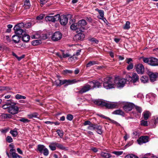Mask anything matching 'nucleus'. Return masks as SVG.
<instances>
[{
    "mask_svg": "<svg viewBox=\"0 0 158 158\" xmlns=\"http://www.w3.org/2000/svg\"><path fill=\"white\" fill-rule=\"evenodd\" d=\"M11 103H13L12 101L10 100H7L6 104L3 105L2 107L4 109H6L7 111L8 110L9 108L10 107Z\"/></svg>",
    "mask_w": 158,
    "mask_h": 158,
    "instance_id": "a211bd4d",
    "label": "nucleus"
},
{
    "mask_svg": "<svg viewBox=\"0 0 158 158\" xmlns=\"http://www.w3.org/2000/svg\"><path fill=\"white\" fill-rule=\"evenodd\" d=\"M8 130L9 129L8 128H5L4 129L1 130V131L2 133H5L8 131Z\"/></svg>",
    "mask_w": 158,
    "mask_h": 158,
    "instance_id": "0e129e2a",
    "label": "nucleus"
},
{
    "mask_svg": "<svg viewBox=\"0 0 158 158\" xmlns=\"http://www.w3.org/2000/svg\"><path fill=\"white\" fill-rule=\"evenodd\" d=\"M92 89V86L88 84H86L84 85L81 86L79 90L78 91V93L82 94L87 92Z\"/></svg>",
    "mask_w": 158,
    "mask_h": 158,
    "instance_id": "39448f33",
    "label": "nucleus"
},
{
    "mask_svg": "<svg viewBox=\"0 0 158 158\" xmlns=\"http://www.w3.org/2000/svg\"><path fill=\"white\" fill-rule=\"evenodd\" d=\"M19 121L23 122L24 123H29L30 121V120L24 118H21L19 120Z\"/></svg>",
    "mask_w": 158,
    "mask_h": 158,
    "instance_id": "c03bdc74",
    "label": "nucleus"
},
{
    "mask_svg": "<svg viewBox=\"0 0 158 158\" xmlns=\"http://www.w3.org/2000/svg\"><path fill=\"white\" fill-rule=\"evenodd\" d=\"M89 82L91 85H93L92 86V88L96 87L99 88L100 86H101V83L97 81H90Z\"/></svg>",
    "mask_w": 158,
    "mask_h": 158,
    "instance_id": "6ab92c4d",
    "label": "nucleus"
},
{
    "mask_svg": "<svg viewBox=\"0 0 158 158\" xmlns=\"http://www.w3.org/2000/svg\"><path fill=\"white\" fill-rule=\"evenodd\" d=\"M143 61L144 62L152 66H158V59L155 57L143 58Z\"/></svg>",
    "mask_w": 158,
    "mask_h": 158,
    "instance_id": "7ed1b4c3",
    "label": "nucleus"
},
{
    "mask_svg": "<svg viewBox=\"0 0 158 158\" xmlns=\"http://www.w3.org/2000/svg\"><path fill=\"white\" fill-rule=\"evenodd\" d=\"M98 62L95 61H90L86 65V67H89L95 64H98Z\"/></svg>",
    "mask_w": 158,
    "mask_h": 158,
    "instance_id": "c756f323",
    "label": "nucleus"
},
{
    "mask_svg": "<svg viewBox=\"0 0 158 158\" xmlns=\"http://www.w3.org/2000/svg\"><path fill=\"white\" fill-rule=\"evenodd\" d=\"M148 137L147 136H142L140 137L138 140L139 144H141L143 143H146L148 141Z\"/></svg>",
    "mask_w": 158,
    "mask_h": 158,
    "instance_id": "f3484780",
    "label": "nucleus"
},
{
    "mask_svg": "<svg viewBox=\"0 0 158 158\" xmlns=\"http://www.w3.org/2000/svg\"><path fill=\"white\" fill-rule=\"evenodd\" d=\"M44 155L45 156H47L49 154V151L48 149L45 148L44 150Z\"/></svg>",
    "mask_w": 158,
    "mask_h": 158,
    "instance_id": "603ef678",
    "label": "nucleus"
},
{
    "mask_svg": "<svg viewBox=\"0 0 158 158\" xmlns=\"http://www.w3.org/2000/svg\"><path fill=\"white\" fill-rule=\"evenodd\" d=\"M68 57H69V60H71V59H74V55L73 56H72L71 55L68 54V53H66V54H64V53H62V58H66Z\"/></svg>",
    "mask_w": 158,
    "mask_h": 158,
    "instance_id": "7c9ffc66",
    "label": "nucleus"
},
{
    "mask_svg": "<svg viewBox=\"0 0 158 158\" xmlns=\"http://www.w3.org/2000/svg\"><path fill=\"white\" fill-rule=\"evenodd\" d=\"M135 105L132 103H128L125 104L123 106L124 110L126 112L131 111Z\"/></svg>",
    "mask_w": 158,
    "mask_h": 158,
    "instance_id": "ddd939ff",
    "label": "nucleus"
},
{
    "mask_svg": "<svg viewBox=\"0 0 158 158\" xmlns=\"http://www.w3.org/2000/svg\"><path fill=\"white\" fill-rule=\"evenodd\" d=\"M135 108L136 109V110L139 113H141L142 111V108L139 106H135Z\"/></svg>",
    "mask_w": 158,
    "mask_h": 158,
    "instance_id": "3c124183",
    "label": "nucleus"
},
{
    "mask_svg": "<svg viewBox=\"0 0 158 158\" xmlns=\"http://www.w3.org/2000/svg\"><path fill=\"white\" fill-rule=\"evenodd\" d=\"M55 144L56 142H53L51 143V144L49 145V147L52 151H54L56 150V147Z\"/></svg>",
    "mask_w": 158,
    "mask_h": 158,
    "instance_id": "f704fd0d",
    "label": "nucleus"
},
{
    "mask_svg": "<svg viewBox=\"0 0 158 158\" xmlns=\"http://www.w3.org/2000/svg\"><path fill=\"white\" fill-rule=\"evenodd\" d=\"M123 152L122 151H118V152H116V151H114L113 152V153L114 154L116 155L117 156H119L121 155L123 153Z\"/></svg>",
    "mask_w": 158,
    "mask_h": 158,
    "instance_id": "13d9d810",
    "label": "nucleus"
},
{
    "mask_svg": "<svg viewBox=\"0 0 158 158\" xmlns=\"http://www.w3.org/2000/svg\"><path fill=\"white\" fill-rule=\"evenodd\" d=\"M2 117L6 118H10V115L8 114H3L2 115Z\"/></svg>",
    "mask_w": 158,
    "mask_h": 158,
    "instance_id": "e2e57ef3",
    "label": "nucleus"
},
{
    "mask_svg": "<svg viewBox=\"0 0 158 158\" xmlns=\"http://www.w3.org/2000/svg\"><path fill=\"white\" fill-rule=\"evenodd\" d=\"M60 17V15L59 14H57L54 16H46L45 19L47 22L49 21L54 23L59 19Z\"/></svg>",
    "mask_w": 158,
    "mask_h": 158,
    "instance_id": "6e6552de",
    "label": "nucleus"
},
{
    "mask_svg": "<svg viewBox=\"0 0 158 158\" xmlns=\"http://www.w3.org/2000/svg\"><path fill=\"white\" fill-rule=\"evenodd\" d=\"M6 140L9 143H11L13 141V139L10 136H7L6 138Z\"/></svg>",
    "mask_w": 158,
    "mask_h": 158,
    "instance_id": "8fccbe9b",
    "label": "nucleus"
},
{
    "mask_svg": "<svg viewBox=\"0 0 158 158\" xmlns=\"http://www.w3.org/2000/svg\"><path fill=\"white\" fill-rule=\"evenodd\" d=\"M130 22L129 21H127L126 22L123 28L124 29H128L130 28Z\"/></svg>",
    "mask_w": 158,
    "mask_h": 158,
    "instance_id": "79ce46f5",
    "label": "nucleus"
},
{
    "mask_svg": "<svg viewBox=\"0 0 158 158\" xmlns=\"http://www.w3.org/2000/svg\"><path fill=\"white\" fill-rule=\"evenodd\" d=\"M136 71L138 74H143L144 71V68L142 64H137L135 66Z\"/></svg>",
    "mask_w": 158,
    "mask_h": 158,
    "instance_id": "f8f14e48",
    "label": "nucleus"
},
{
    "mask_svg": "<svg viewBox=\"0 0 158 158\" xmlns=\"http://www.w3.org/2000/svg\"><path fill=\"white\" fill-rule=\"evenodd\" d=\"M37 114L36 113H34L28 115L29 118H36L37 116Z\"/></svg>",
    "mask_w": 158,
    "mask_h": 158,
    "instance_id": "58836bf2",
    "label": "nucleus"
},
{
    "mask_svg": "<svg viewBox=\"0 0 158 158\" xmlns=\"http://www.w3.org/2000/svg\"><path fill=\"white\" fill-rule=\"evenodd\" d=\"M95 130L99 134H102V127L100 125H96Z\"/></svg>",
    "mask_w": 158,
    "mask_h": 158,
    "instance_id": "c85d7f7f",
    "label": "nucleus"
},
{
    "mask_svg": "<svg viewBox=\"0 0 158 158\" xmlns=\"http://www.w3.org/2000/svg\"><path fill=\"white\" fill-rule=\"evenodd\" d=\"M96 10L98 12L99 14L100 15L102 18L104 17V12L103 10H98V9H96Z\"/></svg>",
    "mask_w": 158,
    "mask_h": 158,
    "instance_id": "a19ab883",
    "label": "nucleus"
},
{
    "mask_svg": "<svg viewBox=\"0 0 158 158\" xmlns=\"http://www.w3.org/2000/svg\"><path fill=\"white\" fill-rule=\"evenodd\" d=\"M133 65L132 63H130L127 67V69L128 70H130L133 68Z\"/></svg>",
    "mask_w": 158,
    "mask_h": 158,
    "instance_id": "4d7b16f0",
    "label": "nucleus"
},
{
    "mask_svg": "<svg viewBox=\"0 0 158 158\" xmlns=\"http://www.w3.org/2000/svg\"><path fill=\"white\" fill-rule=\"evenodd\" d=\"M143 116L144 119L147 120L149 117L151 116V113L148 111H145L143 113Z\"/></svg>",
    "mask_w": 158,
    "mask_h": 158,
    "instance_id": "b1692460",
    "label": "nucleus"
},
{
    "mask_svg": "<svg viewBox=\"0 0 158 158\" xmlns=\"http://www.w3.org/2000/svg\"><path fill=\"white\" fill-rule=\"evenodd\" d=\"M148 75L150 77V80L152 82H154L156 81L158 77V73H154L152 72H149L148 73Z\"/></svg>",
    "mask_w": 158,
    "mask_h": 158,
    "instance_id": "4468645a",
    "label": "nucleus"
},
{
    "mask_svg": "<svg viewBox=\"0 0 158 158\" xmlns=\"http://www.w3.org/2000/svg\"><path fill=\"white\" fill-rule=\"evenodd\" d=\"M70 28L71 29L73 30H77V32L80 31H79V28L78 26L77 23H73L70 26Z\"/></svg>",
    "mask_w": 158,
    "mask_h": 158,
    "instance_id": "4be33fe9",
    "label": "nucleus"
},
{
    "mask_svg": "<svg viewBox=\"0 0 158 158\" xmlns=\"http://www.w3.org/2000/svg\"><path fill=\"white\" fill-rule=\"evenodd\" d=\"M66 118L68 120L71 121L73 118V116L72 114H68Z\"/></svg>",
    "mask_w": 158,
    "mask_h": 158,
    "instance_id": "864d4df0",
    "label": "nucleus"
},
{
    "mask_svg": "<svg viewBox=\"0 0 158 158\" xmlns=\"http://www.w3.org/2000/svg\"><path fill=\"white\" fill-rule=\"evenodd\" d=\"M56 132L60 138H62L64 135V133L63 131L60 130H58L56 131Z\"/></svg>",
    "mask_w": 158,
    "mask_h": 158,
    "instance_id": "49530a36",
    "label": "nucleus"
},
{
    "mask_svg": "<svg viewBox=\"0 0 158 158\" xmlns=\"http://www.w3.org/2000/svg\"><path fill=\"white\" fill-rule=\"evenodd\" d=\"M40 1L41 6H43L47 2L46 0H40Z\"/></svg>",
    "mask_w": 158,
    "mask_h": 158,
    "instance_id": "69168bd1",
    "label": "nucleus"
},
{
    "mask_svg": "<svg viewBox=\"0 0 158 158\" xmlns=\"http://www.w3.org/2000/svg\"><path fill=\"white\" fill-rule=\"evenodd\" d=\"M15 149L12 148L10 150V153L13 158H22V157L16 153Z\"/></svg>",
    "mask_w": 158,
    "mask_h": 158,
    "instance_id": "dca6fc26",
    "label": "nucleus"
},
{
    "mask_svg": "<svg viewBox=\"0 0 158 158\" xmlns=\"http://www.w3.org/2000/svg\"><path fill=\"white\" fill-rule=\"evenodd\" d=\"M26 24H25V25H24L23 23H21L15 25L14 28H15V29L16 30L18 29L19 28L22 29L24 27H26Z\"/></svg>",
    "mask_w": 158,
    "mask_h": 158,
    "instance_id": "cd10ccee",
    "label": "nucleus"
},
{
    "mask_svg": "<svg viewBox=\"0 0 158 158\" xmlns=\"http://www.w3.org/2000/svg\"><path fill=\"white\" fill-rule=\"evenodd\" d=\"M71 82V81L70 80H61V85L64 84H69Z\"/></svg>",
    "mask_w": 158,
    "mask_h": 158,
    "instance_id": "37998d69",
    "label": "nucleus"
},
{
    "mask_svg": "<svg viewBox=\"0 0 158 158\" xmlns=\"http://www.w3.org/2000/svg\"><path fill=\"white\" fill-rule=\"evenodd\" d=\"M96 125L91 124L89 126L87 129L89 130H95Z\"/></svg>",
    "mask_w": 158,
    "mask_h": 158,
    "instance_id": "e433bc0d",
    "label": "nucleus"
},
{
    "mask_svg": "<svg viewBox=\"0 0 158 158\" xmlns=\"http://www.w3.org/2000/svg\"><path fill=\"white\" fill-rule=\"evenodd\" d=\"M133 134L134 137H136V136H139L138 132L136 131H133Z\"/></svg>",
    "mask_w": 158,
    "mask_h": 158,
    "instance_id": "680f3d73",
    "label": "nucleus"
},
{
    "mask_svg": "<svg viewBox=\"0 0 158 158\" xmlns=\"http://www.w3.org/2000/svg\"><path fill=\"white\" fill-rule=\"evenodd\" d=\"M95 103L99 106H105L108 109H113L118 107L119 104L118 102H106L101 100H97Z\"/></svg>",
    "mask_w": 158,
    "mask_h": 158,
    "instance_id": "f257e3e1",
    "label": "nucleus"
},
{
    "mask_svg": "<svg viewBox=\"0 0 158 158\" xmlns=\"http://www.w3.org/2000/svg\"><path fill=\"white\" fill-rule=\"evenodd\" d=\"M91 124H92L90 121L89 120H87L85 121L84 123V126H86L87 125H89V126Z\"/></svg>",
    "mask_w": 158,
    "mask_h": 158,
    "instance_id": "052dcab7",
    "label": "nucleus"
},
{
    "mask_svg": "<svg viewBox=\"0 0 158 158\" xmlns=\"http://www.w3.org/2000/svg\"><path fill=\"white\" fill-rule=\"evenodd\" d=\"M89 40L90 42H92L93 43L98 44L99 42L98 40L94 38H92L89 39Z\"/></svg>",
    "mask_w": 158,
    "mask_h": 158,
    "instance_id": "a18cd8bd",
    "label": "nucleus"
},
{
    "mask_svg": "<svg viewBox=\"0 0 158 158\" xmlns=\"http://www.w3.org/2000/svg\"><path fill=\"white\" fill-rule=\"evenodd\" d=\"M126 79H125L126 81H130L131 79V77L129 75L127 74L126 75V76L125 77Z\"/></svg>",
    "mask_w": 158,
    "mask_h": 158,
    "instance_id": "bf43d9fd",
    "label": "nucleus"
},
{
    "mask_svg": "<svg viewBox=\"0 0 158 158\" xmlns=\"http://www.w3.org/2000/svg\"><path fill=\"white\" fill-rule=\"evenodd\" d=\"M41 43V41L40 40H33L31 42V44L33 46L38 45Z\"/></svg>",
    "mask_w": 158,
    "mask_h": 158,
    "instance_id": "c9c22d12",
    "label": "nucleus"
},
{
    "mask_svg": "<svg viewBox=\"0 0 158 158\" xmlns=\"http://www.w3.org/2000/svg\"><path fill=\"white\" fill-rule=\"evenodd\" d=\"M140 80L143 83H145L148 81V78L147 76H143L141 77Z\"/></svg>",
    "mask_w": 158,
    "mask_h": 158,
    "instance_id": "473e14b6",
    "label": "nucleus"
},
{
    "mask_svg": "<svg viewBox=\"0 0 158 158\" xmlns=\"http://www.w3.org/2000/svg\"><path fill=\"white\" fill-rule=\"evenodd\" d=\"M15 97L17 99H25L26 97L25 96H23L21 95L17 94L15 95Z\"/></svg>",
    "mask_w": 158,
    "mask_h": 158,
    "instance_id": "ea45409f",
    "label": "nucleus"
},
{
    "mask_svg": "<svg viewBox=\"0 0 158 158\" xmlns=\"http://www.w3.org/2000/svg\"><path fill=\"white\" fill-rule=\"evenodd\" d=\"M101 155L104 158H110L111 157L110 154L105 152H102L101 153Z\"/></svg>",
    "mask_w": 158,
    "mask_h": 158,
    "instance_id": "2f4dec72",
    "label": "nucleus"
},
{
    "mask_svg": "<svg viewBox=\"0 0 158 158\" xmlns=\"http://www.w3.org/2000/svg\"><path fill=\"white\" fill-rule=\"evenodd\" d=\"M114 81L115 85L118 88L123 87L126 82V81L124 78L119 79L116 78L114 79Z\"/></svg>",
    "mask_w": 158,
    "mask_h": 158,
    "instance_id": "0eeeda50",
    "label": "nucleus"
},
{
    "mask_svg": "<svg viewBox=\"0 0 158 158\" xmlns=\"http://www.w3.org/2000/svg\"><path fill=\"white\" fill-rule=\"evenodd\" d=\"M39 37H40V36L39 35H38L37 34H35L34 35H32V36H31V37L32 38L37 39L38 38H39Z\"/></svg>",
    "mask_w": 158,
    "mask_h": 158,
    "instance_id": "338daca9",
    "label": "nucleus"
},
{
    "mask_svg": "<svg viewBox=\"0 0 158 158\" xmlns=\"http://www.w3.org/2000/svg\"><path fill=\"white\" fill-rule=\"evenodd\" d=\"M72 15L70 14L60 16L59 19L60 24L63 26L66 25L68 23V19H71L72 18Z\"/></svg>",
    "mask_w": 158,
    "mask_h": 158,
    "instance_id": "20e7f679",
    "label": "nucleus"
},
{
    "mask_svg": "<svg viewBox=\"0 0 158 158\" xmlns=\"http://www.w3.org/2000/svg\"><path fill=\"white\" fill-rule=\"evenodd\" d=\"M14 29L15 34L16 35L21 36V37L23 35H24L26 33V32L23 29L19 28L18 29L16 30L14 28Z\"/></svg>",
    "mask_w": 158,
    "mask_h": 158,
    "instance_id": "2eb2a0df",
    "label": "nucleus"
},
{
    "mask_svg": "<svg viewBox=\"0 0 158 158\" xmlns=\"http://www.w3.org/2000/svg\"><path fill=\"white\" fill-rule=\"evenodd\" d=\"M44 14H41L38 16L36 17V19L37 20H41L44 17Z\"/></svg>",
    "mask_w": 158,
    "mask_h": 158,
    "instance_id": "6e6d98bb",
    "label": "nucleus"
},
{
    "mask_svg": "<svg viewBox=\"0 0 158 158\" xmlns=\"http://www.w3.org/2000/svg\"><path fill=\"white\" fill-rule=\"evenodd\" d=\"M77 24L79 28V31L81 32H83L85 29L84 27L87 24L86 20L84 19H81L78 21Z\"/></svg>",
    "mask_w": 158,
    "mask_h": 158,
    "instance_id": "9d476101",
    "label": "nucleus"
},
{
    "mask_svg": "<svg viewBox=\"0 0 158 158\" xmlns=\"http://www.w3.org/2000/svg\"><path fill=\"white\" fill-rule=\"evenodd\" d=\"M22 40L23 41L25 42H27L29 41L30 39V37L29 35H27L25 33L24 35H23L22 36Z\"/></svg>",
    "mask_w": 158,
    "mask_h": 158,
    "instance_id": "a878e982",
    "label": "nucleus"
},
{
    "mask_svg": "<svg viewBox=\"0 0 158 158\" xmlns=\"http://www.w3.org/2000/svg\"><path fill=\"white\" fill-rule=\"evenodd\" d=\"M103 86L107 89L115 88L114 80L110 77L105 78L104 79Z\"/></svg>",
    "mask_w": 158,
    "mask_h": 158,
    "instance_id": "f03ea898",
    "label": "nucleus"
},
{
    "mask_svg": "<svg viewBox=\"0 0 158 158\" xmlns=\"http://www.w3.org/2000/svg\"><path fill=\"white\" fill-rule=\"evenodd\" d=\"M10 133L13 137H16L18 135L17 132L16 131L11 130Z\"/></svg>",
    "mask_w": 158,
    "mask_h": 158,
    "instance_id": "de8ad7c7",
    "label": "nucleus"
},
{
    "mask_svg": "<svg viewBox=\"0 0 158 158\" xmlns=\"http://www.w3.org/2000/svg\"><path fill=\"white\" fill-rule=\"evenodd\" d=\"M45 148V146L43 145L39 144L37 146V149L40 153L42 152Z\"/></svg>",
    "mask_w": 158,
    "mask_h": 158,
    "instance_id": "72a5a7b5",
    "label": "nucleus"
},
{
    "mask_svg": "<svg viewBox=\"0 0 158 158\" xmlns=\"http://www.w3.org/2000/svg\"><path fill=\"white\" fill-rule=\"evenodd\" d=\"M10 107L9 108L8 112L12 114H15L18 113L19 108L18 106H15L16 103L13 102Z\"/></svg>",
    "mask_w": 158,
    "mask_h": 158,
    "instance_id": "423d86ee",
    "label": "nucleus"
},
{
    "mask_svg": "<svg viewBox=\"0 0 158 158\" xmlns=\"http://www.w3.org/2000/svg\"><path fill=\"white\" fill-rule=\"evenodd\" d=\"M55 82V84L57 86L60 87L61 85L60 80L58 79L56 80Z\"/></svg>",
    "mask_w": 158,
    "mask_h": 158,
    "instance_id": "09e8293b",
    "label": "nucleus"
},
{
    "mask_svg": "<svg viewBox=\"0 0 158 158\" xmlns=\"http://www.w3.org/2000/svg\"><path fill=\"white\" fill-rule=\"evenodd\" d=\"M55 145L57 148L60 149L64 151H67L68 149V147H65L62 144L60 143L56 142V144H55Z\"/></svg>",
    "mask_w": 158,
    "mask_h": 158,
    "instance_id": "5701e85b",
    "label": "nucleus"
},
{
    "mask_svg": "<svg viewBox=\"0 0 158 158\" xmlns=\"http://www.w3.org/2000/svg\"><path fill=\"white\" fill-rule=\"evenodd\" d=\"M21 37V36L16 35H14L12 36V40L15 43H18L20 40Z\"/></svg>",
    "mask_w": 158,
    "mask_h": 158,
    "instance_id": "aec40b11",
    "label": "nucleus"
},
{
    "mask_svg": "<svg viewBox=\"0 0 158 158\" xmlns=\"http://www.w3.org/2000/svg\"><path fill=\"white\" fill-rule=\"evenodd\" d=\"M23 7L24 9H29L31 7L29 0H24Z\"/></svg>",
    "mask_w": 158,
    "mask_h": 158,
    "instance_id": "393cba45",
    "label": "nucleus"
},
{
    "mask_svg": "<svg viewBox=\"0 0 158 158\" xmlns=\"http://www.w3.org/2000/svg\"><path fill=\"white\" fill-rule=\"evenodd\" d=\"M112 114H114L119 115L123 116L124 115V112L120 109L115 110L112 112Z\"/></svg>",
    "mask_w": 158,
    "mask_h": 158,
    "instance_id": "bb28decb",
    "label": "nucleus"
},
{
    "mask_svg": "<svg viewBox=\"0 0 158 158\" xmlns=\"http://www.w3.org/2000/svg\"><path fill=\"white\" fill-rule=\"evenodd\" d=\"M62 35V34L60 32L56 31L53 34L51 39L54 41H58L61 39Z\"/></svg>",
    "mask_w": 158,
    "mask_h": 158,
    "instance_id": "1a4fd4ad",
    "label": "nucleus"
},
{
    "mask_svg": "<svg viewBox=\"0 0 158 158\" xmlns=\"http://www.w3.org/2000/svg\"><path fill=\"white\" fill-rule=\"evenodd\" d=\"M132 75L131 79L132 80L133 82L134 83H135L138 81L139 77L136 73H133Z\"/></svg>",
    "mask_w": 158,
    "mask_h": 158,
    "instance_id": "412c9836",
    "label": "nucleus"
},
{
    "mask_svg": "<svg viewBox=\"0 0 158 158\" xmlns=\"http://www.w3.org/2000/svg\"><path fill=\"white\" fill-rule=\"evenodd\" d=\"M78 33L75 35L73 37V40L76 41L83 40L85 38V35L82 32L80 31L78 32Z\"/></svg>",
    "mask_w": 158,
    "mask_h": 158,
    "instance_id": "9b49d317",
    "label": "nucleus"
},
{
    "mask_svg": "<svg viewBox=\"0 0 158 158\" xmlns=\"http://www.w3.org/2000/svg\"><path fill=\"white\" fill-rule=\"evenodd\" d=\"M132 61V59L131 58H127L126 59V62L127 63L129 64L131 63V61Z\"/></svg>",
    "mask_w": 158,
    "mask_h": 158,
    "instance_id": "774afa93",
    "label": "nucleus"
},
{
    "mask_svg": "<svg viewBox=\"0 0 158 158\" xmlns=\"http://www.w3.org/2000/svg\"><path fill=\"white\" fill-rule=\"evenodd\" d=\"M141 124L144 126H147L148 125L147 121L143 120L141 121Z\"/></svg>",
    "mask_w": 158,
    "mask_h": 158,
    "instance_id": "5fc2aeb1",
    "label": "nucleus"
},
{
    "mask_svg": "<svg viewBox=\"0 0 158 158\" xmlns=\"http://www.w3.org/2000/svg\"><path fill=\"white\" fill-rule=\"evenodd\" d=\"M125 158H138L137 156L133 154H129L127 155Z\"/></svg>",
    "mask_w": 158,
    "mask_h": 158,
    "instance_id": "4c0bfd02",
    "label": "nucleus"
}]
</instances>
